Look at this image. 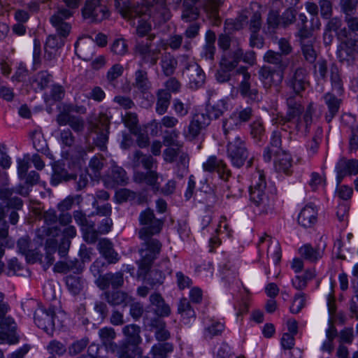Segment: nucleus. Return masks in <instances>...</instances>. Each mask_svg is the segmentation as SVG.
I'll return each mask as SVG.
<instances>
[{
    "instance_id": "nucleus-17",
    "label": "nucleus",
    "mask_w": 358,
    "mask_h": 358,
    "mask_svg": "<svg viewBox=\"0 0 358 358\" xmlns=\"http://www.w3.org/2000/svg\"><path fill=\"white\" fill-rule=\"evenodd\" d=\"M288 84L296 94L303 91L308 85L306 69L301 67L296 69L289 76Z\"/></svg>"
},
{
    "instance_id": "nucleus-56",
    "label": "nucleus",
    "mask_w": 358,
    "mask_h": 358,
    "mask_svg": "<svg viewBox=\"0 0 358 358\" xmlns=\"http://www.w3.org/2000/svg\"><path fill=\"white\" fill-rule=\"evenodd\" d=\"M59 140L63 145L66 147H71L74 143V137L69 129L60 131Z\"/></svg>"
},
{
    "instance_id": "nucleus-35",
    "label": "nucleus",
    "mask_w": 358,
    "mask_h": 358,
    "mask_svg": "<svg viewBox=\"0 0 358 358\" xmlns=\"http://www.w3.org/2000/svg\"><path fill=\"white\" fill-rule=\"evenodd\" d=\"M266 242L270 243L267 249L268 256L272 257L274 262L278 263L281 258L280 248L278 243L275 241H272L268 236H265L261 237L259 244L261 245Z\"/></svg>"
},
{
    "instance_id": "nucleus-55",
    "label": "nucleus",
    "mask_w": 358,
    "mask_h": 358,
    "mask_svg": "<svg viewBox=\"0 0 358 358\" xmlns=\"http://www.w3.org/2000/svg\"><path fill=\"white\" fill-rule=\"evenodd\" d=\"M111 51L116 55H124L127 52V44L124 39H116L111 45Z\"/></svg>"
},
{
    "instance_id": "nucleus-63",
    "label": "nucleus",
    "mask_w": 358,
    "mask_h": 358,
    "mask_svg": "<svg viewBox=\"0 0 358 358\" xmlns=\"http://www.w3.org/2000/svg\"><path fill=\"white\" fill-rule=\"evenodd\" d=\"M304 305V294L299 293L295 296L292 304L290 307V311L292 313H298L303 308Z\"/></svg>"
},
{
    "instance_id": "nucleus-27",
    "label": "nucleus",
    "mask_w": 358,
    "mask_h": 358,
    "mask_svg": "<svg viewBox=\"0 0 358 358\" xmlns=\"http://www.w3.org/2000/svg\"><path fill=\"white\" fill-rule=\"evenodd\" d=\"M133 86L143 93L150 90L152 85L148 79L146 71L138 69L135 72Z\"/></svg>"
},
{
    "instance_id": "nucleus-4",
    "label": "nucleus",
    "mask_w": 358,
    "mask_h": 358,
    "mask_svg": "<svg viewBox=\"0 0 358 358\" xmlns=\"http://www.w3.org/2000/svg\"><path fill=\"white\" fill-rule=\"evenodd\" d=\"M266 188L265 176L262 171L258 170L253 173L251 178L250 199L261 214L271 211L273 206V201L270 199Z\"/></svg>"
},
{
    "instance_id": "nucleus-20",
    "label": "nucleus",
    "mask_w": 358,
    "mask_h": 358,
    "mask_svg": "<svg viewBox=\"0 0 358 358\" xmlns=\"http://www.w3.org/2000/svg\"><path fill=\"white\" fill-rule=\"evenodd\" d=\"M17 246L20 252L25 256L29 262L34 263L41 260L42 255L36 251L35 244L31 243L27 238H20L18 241Z\"/></svg>"
},
{
    "instance_id": "nucleus-14",
    "label": "nucleus",
    "mask_w": 358,
    "mask_h": 358,
    "mask_svg": "<svg viewBox=\"0 0 358 358\" xmlns=\"http://www.w3.org/2000/svg\"><path fill=\"white\" fill-rule=\"evenodd\" d=\"M252 115V110L249 107L236 109L229 118L223 122L222 127L224 135H227L228 132L239 128L243 123L250 119Z\"/></svg>"
},
{
    "instance_id": "nucleus-50",
    "label": "nucleus",
    "mask_w": 358,
    "mask_h": 358,
    "mask_svg": "<svg viewBox=\"0 0 358 358\" xmlns=\"http://www.w3.org/2000/svg\"><path fill=\"white\" fill-rule=\"evenodd\" d=\"M313 41V39H310L307 42L303 41L301 44L304 57L310 62H313L316 59V51L314 49Z\"/></svg>"
},
{
    "instance_id": "nucleus-59",
    "label": "nucleus",
    "mask_w": 358,
    "mask_h": 358,
    "mask_svg": "<svg viewBox=\"0 0 358 358\" xmlns=\"http://www.w3.org/2000/svg\"><path fill=\"white\" fill-rule=\"evenodd\" d=\"M82 230L84 234V238L87 242L92 243L96 241L98 233L94 229V224H90L82 229Z\"/></svg>"
},
{
    "instance_id": "nucleus-23",
    "label": "nucleus",
    "mask_w": 358,
    "mask_h": 358,
    "mask_svg": "<svg viewBox=\"0 0 358 358\" xmlns=\"http://www.w3.org/2000/svg\"><path fill=\"white\" fill-rule=\"evenodd\" d=\"M317 212L313 204L306 205L298 217L299 224L305 228L310 227L317 221Z\"/></svg>"
},
{
    "instance_id": "nucleus-61",
    "label": "nucleus",
    "mask_w": 358,
    "mask_h": 358,
    "mask_svg": "<svg viewBox=\"0 0 358 358\" xmlns=\"http://www.w3.org/2000/svg\"><path fill=\"white\" fill-rule=\"evenodd\" d=\"M238 43L236 40H234L231 37L225 34H221L219 37L218 45L224 51L227 52L231 48V46H234Z\"/></svg>"
},
{
    "instance_id": "nucleus-31",
    "label": "nucleus",
    "mask_w": 358,
    "mask_h": 358,
    "mask_svg": "<svg viewBox=\"0 0 358 358\" xmlns=\"http://www.w3.org/2000/svg\"><path fill=\"white\" fill-rule=\"evenodd\" d=\"M199 0H184L182 18L186 22L196 20L199 16V10L195 6Z\"/></svg>"
},
{
    "instance_id": "nucleus-49",
    "label": "nucleus",
    "mask_w": 358,
    "mask_h": 358,
    "mask_svg": "<svg viewBox=\"0 0 358 358\" xmlns=\"http://www.w3.org/2000/svg\"><path fill=\"white\" fill-rule=\"evenodd\" d=\"M31 138L33 145L37 151L41 152L46 151L48 145L41 132L34 131L31 134Z\"/></svg>"
},
{
    "instance_id": "nucleus-28",
    "label": "nucleus",
    "mask_w": 358,
    "mask_h": 358,
    "mask_svg": "<svg viewBox=\"0 0 358 358\" xmlns=\"http://www.w3.org/2000/svg\"><path fill=\"white\" fill-rule=\"evenodd\" d=\"M85 280L79 275H70L66 278L68 290L73 295L79 294L85 287Z\"/></svg>"
},
{
    "instance_id": "nucleus-51",
    "label": "nucleus",
    "mask_w": 358,
    "mask_h": 358,
    "mask_svg": "<svg viewBox=\"0 0 358 358\" xmlns=\"http://www.w3.org/2000/svg\"><path fill=\"white\" fill-rule=\"evenodd\" d=\"M264 62L276 65L279 69H284V65L282 63V56L280 53L273 50H268L266 52L264 56Z\"/></svg>"
},
{
    "instance_id": "nucleus-64",
    "label": "nucleus",
    "mask_w": 358,
    "mask_h": 358,
    "mask_svg": "<svg viewBox=\"0 0 358 358\" xmlns=\"http://www.w3.org/2000/svg\"><path fill=\"white\" fill-rule=\"evenodd\" d=\"M216 356L217 358H238V357L231 353V349L226 343H222L218 347Z\"/></svg>"
},
{
    "instance_id": "nucleus-39",
    "label": "nucleus",
    "mask_w": 358,
    "mask_h": 358,
    "mask_svg": "<svg viewBox=\"0 0 358 358\" xmlns=\"http://www.w3.org/2000/svg\"><path fill=\"white\" fill-rule=\"evenodd\" d=\"M299 253L304 259L311 262L317 261L323 255V251L322 250L315 249L308 244L300 248Z\"/></svg>"
},
{
    "instance_id": "nucleus-2",
    "label": "nucleus",
    "mask_w": 358,
    "mask_h": 358,
    "mask_svg": "<svg viewBox=\"0 0 358 358\" xmlns=\"http://www.w3.org/2000/svg\"><path fill=\"white\" fill-rule=\"evenodd\" d=\"M287 106V115H277L272 119V122L275 124L282 126L283 130L289 129L290 133L305 135L308 132L309 127L313 123V114L315 112L313 103L308 106L302 118L301 114L303 108L299 102L288 99Z\"/></svg>"
},
{
    "instance_id": "nucleus-42",
    "label": "nucleus",
    "mask_w": 358,
    "mask_h": 358,
    "mask_svg": "<svg viewBox=\"0 0 358 358\" xmlns=\"http://www.w3.org/2000/svg\"><path fill=\"white\" fill-rule=\"evenodd\" d=\"M91 45L86 48V43L83 40H79L75 46V50L79 57L83 60H90L92 58L93 52L92 46L93 44L90 42Z\"/></svg>"
},
{
    "instance_id": "nucleus-19",
    "label": "nucleus",
    "mask_w": 358,
    "mask_h": 358,
    "mask_svg": "<svg viewBox=\"0 0 358 358\" xmlns=\"http://www.w3.org/2000/svg\"><path fill=\"white\" fill-rule=\"evenodd\" d=\"M127 180L125 171L117 165H112L110 169L103 178L106 187H114L116 185H123Z\"/></svg>"
},
{
    "instance_id": "nucleus-22",
    "label": "nucleus",
    "mask_w": 358,
    "mask_h": 358,
    "mask_svg": "<svg viewBox=\"0 0 358 358\" xmlns=\"http://www.w3.org/2000/svg\"><path fill=\"white\" fill-rule=\"evenodd\" d=\"M159 176L154 171H148L147 173L136 171L134 176V180L138 183L145 182L152 187L154 192H159L160 183L158 182Z\"/></svg>"
},
{
    "instance_id": "nucleus-53",
    "label": "nucleus",
    "mask_w": 358,
    "mask_h": 358,
    "mask_svg": "<svg viewBox=\"0 0 358 358\" xmlns=\"http://www.w3.org/2000/svg\"><path fill=\"white\" fill-rule=\"evenodd\" d=\"M102 167V161L99 158L94 157L90 162L88 174L92 177L98 178L100 176L99 172Z\"/></svg>"
},
{
    "instance_id": "nucleus-58",
    "label": "nucleus",
    "mask_w": 358,
    "mask_h": 358,
    "mask_svg": "<svg viewBox=\"0 0 358 358\" xmlns=\"http://www.w3.org/2000/svg\"><path fill=\"white\" fill-rule=\"evenodd\" d=\"M172 108L178 117H185L189 113V108L185 106L180 99H174L173 101Z\"/></svg>"
},
{
    "instance_id": "nucleus-48",
    "label": "nucleus",
    "mask_w": 358,
    "mask_h": 358,
    "mask_svg": "<svg viewBox=\"0 0 358 358\" xmlns=\"http://www.w3.org/2000/svg\"><path fill=\"white\" fill-rule=\"evenodd\" d=\"M336 170L337 173V182L341 183L343 178L348 176L351 175L350 171V166L348 159H341L336 164Z\"/></svg>"
},
{
    "instance_id": "nucleus-5",
    "label": "nucleus",
    "mask_w": 358,
    "mask_h": 358,
    "mask_svg": "<svg viewBox=\"0 0 358 358\" xmlns=\"http://www.w3.org/2000/svg\"><path fill=\"white\" fill-rule=\"evenodd\" d=\"M66 313L59 309L50 307H38L34 313V321L36 325L51 335L55 329H60L66 320Z\"/></svg>"
},
{
    "instance_id": "nucleus-8",
    "label": "nucleus",
    "mask_w": 358,
    "mask_h": 358,
    "mask_svg": "<svg viewBox=\"0 0 358 358\" xmlns=\"http://www.w3.org/2000/svg\"><path fill=\"white\" fill-rule=\"evenodd\" d=\"M80 12L83 19L88 23H100L110 15L108 7L101 0H85Z\"/></svg>"
},
{
    "instance_id": "nucleus-54",
    "label": "nucleus",
    "mask_w": 358,
    "mask_h": 358,
    "mask_svg": "<svg viewBox=\"0 0 358 358\" xmlns=\"http://www.w3.org/2000/svg\"><path fill=\"white\" fill-rule=\"evenodd\" d=\"M30 161L31 158L28 155H25L22 159H17V173L20 178H23L24 174L27 172Z\"/></svg>"
},
{
    "instance_id": "nucleus-60",
    "label": "nucleus",
    "mask_w": 358,
    "mask_h": 358,
    "mask_svg": "<svg viewBox=\"0 0 358 358\" xmlns=\"http://www.w3.org/2000/svg\"><path fill=\"white\" fill-rule=\"evenodd\" d=\"M47 349L50 354L58 355H62L66 351L65 345L57 341H51L48 345Z\"/></svg>"
},
{
    "instance_id": "nucleus-34",
    "label": "nucleus",
    "mask_w": 358,
    "mask_h": 358,
    "mask_svg": "<svg viewBox=\"0 0 358 358\" xmlns=\"http://www.w3.org/2000/svg\"><path fill=\"white\" fill-rule=\"evenodd\" d=\"M227 103L224 99H220L213 104L207 106V115L212 119H217L227 110Z\"/></svg>"
},
{
    "instance_id": "nucleus-12",
    "label": "nucleus",
    "mask_w": 358,
    "mask_h": 358,
    "mask_svg": "<svg viewBox=\"0 0 358 358\" xmlns=\"http://www.w3.org/2000/svg\"><path fill=\"white\" fill-rule=\"evenodd\" d=\"M149 10L148 8L145 6L138 5L137 6H132L126 10H122V15L124 17L134 20L133 24H136L135 20L137 19L136 32L140 36H144L151 29L150 24L147 22L146 13Z\"/></svg>"
},
{
    "instance_id": "nucleus-24",
    "label": "nucleus",
    "mask_w": 358,
    "mask_h": 358,
    "mask_svg": "<svg viewBox=\"0 0 358 358\" xmlns=\"http://www.w3.org/2000/svg\"><path fill=\"white\" fill-rule=\"evenodd\" d=\"M210 117L206 113L196 114L189 126V134L193 137L196 136L203 129L210 124Z\"/></svg>"
},
{
    "instance_id": "nucleus-30",
    "label": "nucleus",
    "mask_w": 358,
    "mask_h": 358,
    "mask_svg": "<svg viewBox=\"0 0 358 358\" xmlns=\"http://www.w3.org/2000/svg\"><path fill=\"white\" fill-rule=\"evenodd\" d=\"M107 301L113 306H127L132 301L131 296L125 292L116 291L111 293H106Z\"/></svg>"
},
{
    "instance_id": "nucleus-62",
    "label": "nucleus",
    "mask_w": 358,
    "mask_h": 358,
    "mask_svg": "<svg viewBox=\"0 0 358 358\" xmlns=\"http://www.w3.org/2000/svg\"><path fill=\"white\" fill-rule=\"evenodd\" d=\"M171 17V14L166 7L160 5L156 8V12L153 14V18L160 22H166Z\"/></svg>"
},
{
    "instance_id": "nucleus-29",
    "label": "nucleus",
    "mask_w": 358,
    "mask_h": 358,
    "mask_svg": "<svg viewBox=\"0 0 358 358\" xmlns=\"http://www.w3.org/2000/svg\"><path fill=\"white\" fill-rule=\"evenodd\" d=\"M275 167L278 171L287 173L292 166V159L289 154L284 151L275 153Z\"/></svg>"
},
{
    "instance_id": "nucleus-32",
    "label": "nucleus",
    "mask_w": 358,
    "mask_h": 358,
    "mask_svg": "<svg viewBox=\"0 0 358 358\" xmlns=\"http://www.w3.org/2000/svg\"><path fill=\"white\" fill-rule=\"evenodd\" d=\"M171 98V94L166 90H160L158 91L155 110L159 115H162L166 113Z\"/></svg>"
},
{
    "instance_id": "nucleus-52",
    "label": "nucleus",
    "mask_w": 358,
    "mask_h": 358,
    "mask_svg": "<svg viewBox=\"0 0 358 358\" xmlns=\"http://www.w3.org/2000/svg\"><path fill=\"white\" fill-rule=\"evenodd\" d=\"M153 358H166V354L172 351V346L169 343L158 344L152 348Z\"/></svg>"
},
{
    "instance_id": "nucleus-43",
    "label": "nucleus",
    "mask_w": 358,
    "mask_h": 358,
    "mask_svg": "<svg viewBox=\"0 0 358 358\" xmlns=\"http://www.w3.org/2000/svg\"><path fill=\"white\" fill-rule=\"evenodd\" d=\"M154 159L151 156H146L143 155L140 151H136L134 154L133 164L136 167L142 164L145 169L150 170L153 165Z\"/></svg>"
},
{
    "instance_id": "nucleus-15",
    "label": "nucleus",
    "mask_w": 358,
    "mask_h": 358,
    "mask_svg": "<svg viewBox=\"0 0 358 358\" xmlns=\"http://www.w3.org/2000/svg\"><path fill=\"white\" fill-rule=\"evenodd\" d=\"M183 76L188 80L189 86L192 89L200 87L205 81L204 72L200 66L194 61L187 64L183 71Z\"/></svg>"
},
{
    "instance_id": "nucleus-44",
    "label": "nucleus",
    "mask_w": 358,
    "mask_h": 358,
    "mask_svg": "<svg viewBox=\"0 0 358 358\" xmlns=\"http://www.w3.org/2000/svg\"><path fill=\"white\" fill-rule=\"evenodd\" d=\"M177 62L172 55L166 54L162 57L161 66L165 75L170 76L173 74Z\"/></svg>"
},
{
    "instance_id": "nucleus-16",
    "label": "nucleus",
    "mask_w": 358,
    "mask_h": 358,
    "mask_svg": "<svg viewBox=\"0 0 358 358\" xmlns=\"http://www.w3.org/2000/svg\"><path fill=\"white\" fill-rule=\"evenodd\" d=\"M259 76L264 87L270 88L272 86H278L282 81L283 70L264 66L260 69Z\"/></svg>"
},
{
    "instance_id": "nucleus-11",
    "label": "nucleus",
    "mask_w": 358,
    "mask_h": 358,
    "mask_svg": "<svg viewBox=\"0 0 358 358\" xmlns=\"http://www.w3.org/2000/svg\"><path fill=\"white\" fill-rule=\"evenodd\" d=\"M232 79L238 83V90L241 94L251 100L258 99V91L252 88L251 75L245 66H240L232 73Z\"/></svg>"
},
{
    "instance_id": "nucleus-18",
    "label": "nucleus",
    "mask_w": 358,
    "mask_h": 358,
    "mask_svg": "<svg viewBox=\"0 0 358 358\" xmlns=\"http://www.w3.org/2000/svg\"><path fill=\"white\" fill-rule=\"evenodd\" d=\"M243 56V51L236 43L229 51L224 52L220 65L229 70H233L238 63L242 61Z\"/></svg>"
},
{
    "instance_id": "nucleus-10",
    "label": "nucleus",
    "mask_w": 358,
    "mask_h": 358,
    "mask_svg": "<svg viewBox=\"0 0 358 358\" xmlns=\"http://www.w3.org/2000/svg\"><path fill=\"white\" fill-rule=\"evenodd\" d=\"M161 49H166V43L164 40H159L155 48L151 43L139 42L136 45V52L141 59L139 65L142 66L144 64L154 66L157 64L160 54Z\"/></svg>"
},
{
    "instance_id": "nucleus-9",
    "label": "nucleus",
    "mask_w": 358,
    "mask_h": 358,
    "mask_svg": "<svg viewBox=\"0 0 358 358\" xmlns=\"http://www.w3.org/2000/svg\"><path fill=\"white\" fill-rule=\"evenodd\" d=\"M225 136L228 141L227 155L234 166L241 167L248 156L245 140L239 136H231L230 131Z\"/></svg>"
},
{
    "instance_id": "nucleus-21",
    "label": "nucleus",
    "mask_w": 358,
    "mask_h": 358,
    "mask_svg": "<svg viewBox=\"0 0 358 358\" xmlns=\"http://www.w3.org/2000/svg\"><path fill=\"white\" fill-rule=\"evenodd\" d=\"M203 168L206 171H217L220 178L224 180H227L230 175L229 171L227 169L223 162L215 156L209 157L203 164Z\"/></svg>"
},
{
    "instance_id": "nucleus-46",
    "label": "nucleus",
    "mask_w": 358,
    "mask_h": 358,
    "mask_svg": "<svg viewBox=\"0 0 358 358\" xmlns=\"http://www.w3.org/2000/svg\"><path fill=\"white\" fill-rule=\"evenodd\" d=\"M152 327L155 329V336L159 341H166L169 336L170 334L166 329L165 323L160 320H157L152 322Z\"/></svg>"
},
{
    "instance_id": "nucleus-6",
    "label": "nucleus",
    "mask_w": 358,
    "mask_h": 358,
    "mask_svg": "<svg viewBox=\"0 0 358 358\" xmlns=\"http://www.w3.org/2000/svg\"><path fill=\"white\" fill-rule=\"evenodd\" d=\"M140 327L136 324H129L123 327L122 333L125 341L117 350L118 358H133L141 354L138 344L141 342Z\"/></svg>"
},
{
    "instance_id": "nucleus-37",
    "label": "nucleus",
    "mask_w": 358,
    "mask_h": 358,
    "mask_svg": "<svg viewBox=\"0 0 358 358\" xmlns=\"http://www.w3.org/2000/svg\"><path fill=\"white\" fill-rule=\"evenodd\" d=\"M221 3V0H206L203 6L207 15L212 19L213 24L215 25H218L220 22L218 8Z\"/></svg>"
},
{
    "instance_id": "nucleus-13",
    "label": "nucleus",
    "mask_w": 358,
    "mask_h": 358,
    "mask_svg": "<svg viewBox=\"0 0 358 358\" xmlns=\"http://www.w3.org/2000/svg\"><path fill=\"white\" fill-rule=\"evenodd\" d=\"M73 13L74 12L70 8L59 7L50 17V23L60 36L66 37L70 33L71 25L66 20L72 17Z\"/></svg>"
},
{
    "instance_id": "nucleus-45",
    "label": "nucleus",
    "mask_w": 358,
    "mask_h": 358,
    "mask_svg": "<svg viewBox=\"0 0 358 358\" xmlns=\"http://www.w3.org/2000/svg\"><path fill=\"white\" fill-rule=\"evenodd\" d=\"M250 134L256 141L263 140L265 136V129L261 120H256L251 124Z\"/></svg>"
},
{
    "instance_id": "nucleus-1",
    "label": "nucleus",
    "mask_w": 358,
    "mask_h": 358,
    "mask_svg": "<svg viewBox=\"0 0 358 358\" xmlns=\"http://www.w3.org/2000/svg\"><path fill=\"white\" fill-rule=\"evenodd\" d=\"M139 222L143 227L139 231V236L145 241V248L141 250V259L139 263L138 275L145 277L152 261L156 258L161 250V243L156 239H150V236L159 233L162 227V222L155 218L153 211L147 209L139 216Z\"/></svg>"
},
{
    "instance_id": "nucleus-7",
    "label": "nucleus",
    "mask_w": 358,
    "mask_h": 358,
    "mask_svg": "<svg viewBox=\"0 0 358 358\" xmlns=\"http://www.w3.org/2000/svg\"><path fill=\"white\" fill-rule=\"evenodd\" d=\"M112 116L106 113H101L99 118L94 122H90V129L91 131L92 139L94 144L101 150L106 148V145L108 140V134L110 128V120Z\"/></svg>"
},
{
    "instance_id": "nucleus-41",
    "label": "nucleus",
    "mask_w": 358,
    "mask_h": 358,
    "mask_svg": "<svg viewBox=\"0 0 358 358\" xmlns=\"http://www.w3.org/2000/svg\"><path fill=\"white\" fill-rule=\"evenodd\" d=\"M169 148L164 150L163 152L164 159L166 162L172 163L178 161V155L181 152L182 144L176 143L175 145H168Z\"/></svg>"
},
{
    "instance_id": "nucleus-25",
    "label": "nucleus",
    "mask_w": 358,
    "mask_h": 358,
    "mask_svg": "<svg viewBox=\"0 0 358 358\" xmlns=\"http://www.w3.org/2000/svg\"><path fill=\"white\" fill-rule=\"evenodd\" d=\"M61 37L50 35L47 38L45 45V57L48 59H53L57 55L58 49L63 45L64 42Z\"/></svg>"
},
{
    "instance_id": "nucleus-3",
    "label": "nucleus",
    "mask_w": 358,
    "mask_h": 358,
    "mask_svg": "<svg viewBox=\"0 0 358 358\" xmlns=\"http://www.w3.org/2000/svg\"><path fill=\"white\" fill-rule=\"evenodd\" d=\"M45 225L37 231V242L41 245L43 241L45 239L46 259L49 264H52L54 259L52 255L56 251L57 241L55 237L58 234L59 229L57 227H51L57 221V215L55 210L50 209L43 215Z\"/></svg>"
},
{
    "instance_id": "nucleus-47",
    "label": "nucleus",
    "mask_w": 358,
    "mask_h": 358,
    "mask_svg": "<svg viewBox=\"0 0 358 358\" xmlns=\"http://www.w3.org/2000/svg\"><path fill=\"white\" fill-rule=\"evenodd\" d=\"M355 43L352 41L343 42L338 51V56L341 60H348L352 55Z\"/></svg>"
},
{
    "instance_id": "nucleus-57",
    "label": "nucleus",
    "mask_w": 358,
    "mask_h": 358,
    "mask_svg": "<svg viewBox=\"0 0 358 358\" xmlns=\"http://www.w3.org/2000/svg\"><path fill=\"white\" fill-rule=\"evenodd\" d=\"M164 279V274L162 271L157 270H152L150 271L149 278H148V284L150 285L152 288L161 285Z\"/></svg>"
},
{
    "instance_id": "nucleus-38",
    "label": "nucleus",
    "mask_w": 358,
    "mask_h": 358,
    "mask_svg": "<svg viewBox=\"0 0 358 358\" xmlns=\"http://www.w3.org/2000/svg\"><path fill=\"white\" fill-rule=\"evenodd\" d=\"M98 246L100 252L109 262L113 263L117 260V254L113 249L111 243L108 240L105 238L100 240Z\"/></svg>"
},
{
    "instance_id": "nucleus-36",
    "label": "nucleus",
    "mask_w": 358,
    "mask_h": 358,
    "mask_svg": "<svg viewBox=\"0 0 358 358\" xmlns=\"http://www.w3.org/2000/svg\"><path fill=\"white\" fill-rule=\"evenodd\" d=\"M99 335L106 348L112 352H115L117 347L113 343V340L115 338L116 335L114 329L110 327L101 329L99 331Z\"/></svg>"
},
{
    "instance_id": "nucleus-33",
    "label": "nucleus",
    "mask_w": 358,
    "mask_h": 358,
    "mask_svg": "<svg viewBox=\"0 0 358 358\" xmlns=\"http://www.w3.org/2000/svg\"><path fill=\"white\" fill-rule=\"evenodd\" d=\"M324 99L329 109L326 119L327 122H330L338 111L341 100L331 93L326 94Z\"/></svg>"
},
{
    "instance_id": "nucleus-40",
    "label": "nucleus",
    "mask_w": 358,
    "mask_h": 358,
    "mask_svg": "<svg viewBox=\"0 0 358 358\" xmlns=\"http://www.w3.org/2000/svg\"><path fill=\"white\" fill-rule=\"evenodd\" d=\"M13 193V189L3 188L0 189V199H9L8 206L18 210L22 206V201L17 197L11 198Z\"/></svg>"
},
{
    "instance_id": "nucleus-26",
    "label": "nucleus",
    "mask_w": 358,
    "mask_h": 358,
    "mask_svg": "<svg viewBox=\"0 0 358 358\" xmlns=\"http://www.w3.org/2000/svg\"><path fill=\"white\" fill-rule=\"evenodd\" d=\"M150 302L151 305L155 307V311L159 316H168L171 313L170 307L166 304L158 293H153L150 296Z\"/></svg>"
}]
</instances>
